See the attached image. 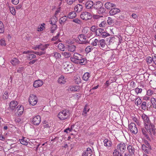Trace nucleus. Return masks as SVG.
Here are the masks:
<instances>
[{"label":"nucleus","mask_w":156,"mask_h":156,"mask_svg":"<svg viewBox=\"0 0 156 156\" xmlns=\"http://www.w3.org/2000/svg\"><path fill=\"white\" fill-rule=\"evenodd\" d=\"M103 17L102 16H101L99 15H94L93 16V17L94 19H99L100 18Z\"/></svg>","instance_id":"62"},{"label":"nucleus","mask_w":156,"mask_h":156,"mask_svg":"<svg viewBox=\"0 0 156 156\" xmlns=\"http://www.w3.org/2000/svg\"><path fill=\"white\" fill-rule=\"evenodd\" d=\"M0 44L1 45H5V40L2 39H1L0 41Z\"/></svg>","instance_id":"64"},{"label":"nucleus","mask_w":156,"mask_h":156,"mask_svg":"<svg viewBox=\"0 0 156 156\" xmlns=\"http://www.w3.org/2000/svg\"><path fill=\"white\" fill-rule=\"evenodd\" d=\"M10 62L14 66L16 65L19 63V60L16 58H14L12 60L10 61Z\"/></svg>","instance_id":"31"},{"label":"nucleus","mask_w":156,"mask_h":156,"mask_svg":"<svg viewBox=\"0 0 156 156\" xmlns=\"http://www.w3.org/2000/svg\"><path fill=\"white\" fill-rule=\"evenodd\" d=\"M73 22L78 24H80L81 23V21L78 19H75L73 20Z\"/></svg>","instance_id":"53"},{"label":"nucleus","mask_w":156,"mask_h":156,"mask_svg":"<svg viewBox=\"0 0 156 156\" xmlns=\"http://www.w3.org/2000/svg\"><path fill=\"white\" fill-rule=\"evenodd\" d=\"M145 145L143 144L142 146V150L147 154H149L151 152L152 149L149 143L147 141H145Z\"/></svg>","instance_id":"5"},{"label":"nucleus","mask_w":156,"mask_h":156,"mask_svg":"<svg viewBox=\"0 0 156 156\" xmlns=\"http://www.w3.org/2000/svg\"><path fill=\"white\" fill-rule=\"evenodd\" d=\"M141 108L144 110H145L147 108V105H146V102L145 101H143L142 103L141 104Z\"/></svg>","instance_id":"45"},{"label":"nucleus","mask_w":156,"mask_h":156,"mask_svg":"<svg viewBox=\"0 0 156 156\" xmlns=\"http://www.w3.org/2000/svg\"><path fill=\"white\" fill-rule=\"evenodd\" d=\"M69 63L68 62L63 63L64 72L65 73H69L73 72V67L71 65H69Z\"/></svg>","instance_id":"4"},{"label":"nucleus","mask_w":156,"mask_h":156,"mask_svg":"<svg viewBox=\"0 0 156 156\" xmlns=\"http://www.w3.org/2000/svg\"><path fill=\"white\" fill-rule=\"evenodd\" d=\"M141 130L143 134L144 135L146 138L147 139H149V137L147 135V132L146 131V130L143 128H142Z\"/></svg>","instance_id":"43"},{"label":"nucleus","mask_w":156,"mask_h":156,"mask_svg":"<svg viewBox=\"0 0 156 156\" xmlns=\"http://www.w3.org/2000/svg\"><path fill=\"white\" fill-rule=\"evenodd\" d=\"M76 16V12L74 11L71 12H70L68 16V18L69 19H73Z\"/></svg>","instance_id":"25"},{"label":"nucleus","mask_w":156,"mask_h":156,"mask_svg":"<svg viewBox=\"0 0 156 156\" xmlns=\"http://www.w3.org/2000/svg\"><path fill=\"white\" fill-rule=\"evenodd\" d=\"M17 110V113H16L15 115V116L19 117L20 116L23 114L24 111V107L22 106L18 105L16 108L15 111Z\"/></svg>","instance_id":"11"},{"label":"nucleus","mask_w":156,"mask_h":156,"mask_svg":"<svg viewBox=\"0 0 156 156\" xmlns=\"http://www.w3.org/2000/svg\"><path fill=\"white\" fill-rule=\"evenodd\" d=\"M62 54L66 58L69 57L71 55V53L69 52H63L62 53Z\"/></svg>","instance_id":"36"},{"label":"nucleus","mask_w":156,"mask_h":156,"mask_svg":"<svg viewBox=\"0 0 156 156\" xmlns=\"http://www.w3.org/2000/svg\"><path fill=\"white\" fill-rule=\"evenodd\" d=\"M104 146L107 147H110L111 146V141L108 139H105L104 141Z\"/></svg>","instance_id":"33"},{"label":"nucleus","mask_w":156,"mask_h":156,"mask_svg":"<svg viewBox=\"0 0 156 156\" xmlns=\"http://www.w3.org/2000/svg\"><path fill=\"white\" fill-rule=\"evenodd\" d=\"M69 111L68 109H65L58 114V117L61 120H64L67 119L69 116Z\"/></svg>","instance_id":"3"},{"label":"nucleus","mask_w":156,"mask_h":156,"mask_svg":"<svg viewBox=\"0 0 156 156\" xmlns=\"http://www.w3.org/2000/svg\"><path fill=\"white\" fill-rule=\"evenodd\" d=\"M104 30L105 29H104L98 28L97 29L96 33V35L101 37Z\"/></svg>","instance_id":"22"},{"label":"nucleus","mask_w":156,"mask_h":156,"mask_svg":"<svg viewBox=\"0 0 156 156\" xmlns=\"http://www.w3.org/2000/svg\"><path fill=\"white\" fill-rule=\"evenodd\" d=\"M153 60V57L152 58L151 57H149L147 58V62L148 63L151 64Z\"/></svg>","instance_id":"54"},{"label":"nucleus","mask_w":156,"mask_h":156,"mask_svg":"<svg viewBox=\"0 0 156 156\" xmlns=\"http://www.w3.org/2000/svg\"><path fill=\"white\" fill-rule=\"evenodd\" d=\"M66 16H65L62 17L59 20V23L61 24H62V23H64L66 22Z\"/></svg>","instance_id":"46"},{"label":"nucleus","mask_w":156,"mask_h":156,"mask_svg":"<svg viewBox=\"0 0 156 156\" xmlns=\"http://www.w3.org/2000/svg\"><path fill=\"white\" fill-rule=\"evenodd\" d=\"M113 4L110 2L106 3L105 5V8L108 9H110L113 6Z\"/></svg>","instance_id":"34"},{"label":"nucleus","mask_w":156,"mask_h":156,"mask_svg":"<svg viewBox=\"0 0 156 156\" xmlns=\"http://www.w3.org/2000/svg\"><path fill=\"white\" fill-rule=\"evenodd\" d=\"M115 37H112L111 38L109 41V42L110 44H111L112 43H114V42H115Z\"/></svg>","instance_id":"60"},{"label":"nucleus","mask_w":156,"mask_h":156,"mask_svg":"<svg viewBox=\"0 0 156 156\" xmlns=\"http://www.w3.org/2000/svg\"><path fill=\"white\" fill-rule=\"evenodd\" d=\"M90 77V76L89 73H88L86 72L83 74V79L84 80L87 81Z\"/></svg>","instance_id":"26"},{"label":"nucleus","mask_w":156,"mask_h":156,"mask_svg":"<svg viewBox=\"0 0 156 156\" xmlns=\"http://www.w3.org/2000/svg\"><path fill=\"white\" fill-rule=\"evenodd\" d=\"M71 61L77 64L85 65L86 63V59L82 55L77 53L74 54L73 57L70 58Z\"/></svg>","instance_id":"1"},{"label":"nucleus","mask_w":156,"mask_h":156,"mask_svg":"<svg viewBox=\"0 0 156 156\" xmlns=\"http://www.w3.org/2000/svg\"><path fill=\"white\" fill-rule=\"evenodd\" d=\"M16 145L14 144H12L10 145V150L14 148V149L10 153H14L17 151V148H16Z\"/></svg>","instance_id":"30"},{"label":"nucleus","mask_w":156,"mask_h":156,"mask_svg":"<svg viewBox=\"0 0 156 156\" xmlns=\"http://www.w3.org/2000/svg\"><path fill=\"white\" fill-rule=\"evenodd\" d=\"M89 111V109L87 108V106H85L83 112V115L86 114L88 111Z\"/></svg>","instance_id":"51"},{"label":"nucleus","mask_w":156,"mask_h":156,"mask_svg":"<svg viewBox=\"0 0 156 156\" xmlns=\"http://www.w3.org/2000/svg\"><path fill=\"white\" fill-rule=\"evenodd\" d=\"M92 152L90 148H88L85 152H84L82 156H91Z\"/></svg>","instance_id":"14"},{"label":"nucleus","mask_w":156,"mask_h":156,"mask_svg":"<svg viewBox=\"0 0 156 156\" xmlns=\"http://www.w3.org/2000/svg\"><path fill=\"white\" fill-rule=\"evenodd\" d=\"M83 6L82 5L80 4L76 5L74 8L75 11L78 12H81Z\"/></svg>","instance_id":"17"},{"label":"nucleus","mask_w":156,"mask_h":156,"mask_svg":"<svg viewBox=\"0 0 156 156\" xmlns=\"http://www.w3.org/2000/svg\"><path fill=\"white\" fill-rule=\"evenodd\" d=\"M153 91L151 90H148L147 91V95L148 96H151L153 93Z\"/></svg>","instance_id":"58"},{"label":"nucleus","mask_w":156,"mask_h":156,"mask_svg":"<svg viewBox=\"0 0 156 156\" xmlns=\"http://www.w3.org/2000/svg\"><path fill=\"white\" fill-rule=\"evenodd\" d=\"M113 21L112 19L110 17L108 18V20H107V22L109 25H111L113 23Z\"/></svg>","instance_id":"55"},{"label":"nucleus","mask_w":156,"mask_h":156,"mask_svg":"<svg viewBox=\"0 0 156 156\" xmlns=\"http://www.w3.org/2000/svg\"><path fill=\"white\" fill-rule=\"evenodd\" d=\"M81 18L83 20H88L92 18L91 15L87 12H82L80 15Z\"/></svg>","instance_id":"6"},{"label":"nucleus","mask_w":156,"mask_h":156,"mask_svg":"<svg viewBox=\"0 0 156 156\" xmlns=\"http://www.w3.org/2000/svg\"><path fill=\"white\" fill-rule=\"evenodd\" d=\"M129 128L131 133L134 134H136L137 133V129L134 123L131 122L129 125Z\"/></svg>","instance_id":"9"},{"label":"nucleus","mask_w":156,"mask_h":156,"mask_svg":"<svg viewBox=\"0 0 156 156\" xmlns=\"http://www.w3.org/2000/svg\"><path fill=\"white\" fill-rule=\"evenodd\" d=\"M57 21V18L56 17V16H53L51 18V23H50L51 24H55V23Z\"/></svg>","instance_id":"32"},{"label":"nucleus","mask_w":156,"mask_h":156,"mask_svg":"<svg viewBox=\"0 0 156 156\" xmlns=\"http://www.w3.org/2000/svg\"><path fill=\"white\" fill-rule=\"evenodd\" d=\"M36 57L35 55L34 54H30L27 56V59L29 60H31L32 59Z\"/></svg>","instance_id":"40"},{"label":"nucleus","mask_w":156,"mask_h":156,"mask_svg":"<svg viewBox=\"0 0 156 156\" xmlns=\"http://www.w3.org/2000/svg\"><path fill=\"white\" fill-rule=\"evenodd\" d=\"M76 47L74 45H69L68 46V49L69 51L71 52L74 51L76 49Z\"/></svg>","instance_id":"28"},{"label":"nucleus","mask_w":156,"mask_h":156,"mask_svg":"<svg viewBox=\"0 0 156 156\" xmlns=\"http://www.w3.org/2000/svg\"><path fill=\"white\" fill-rule=\"evenodd\" d=\"M41 121V117L39 115H37L34 117L32 120V123L34 125H38Z\"/></svg>","instance_id":"12"},{"label":"nucleus","mask_w":156,"mask_h":156,"mask_svg":"<svg viewBox=\"0 0 156 156\" xmlns=\"http://www.w3.org/2000/svg\"><path fill=\"white\" fill-rule=\"evenodd\" d=\"M151 122L150 124L147 123L144 124L145 128L147 130V131L150 133V134L152 135L151 130Z\"/></svg>","instance_id":"18"},{"label":"nucleus","mask_w":156,"mask_h":156,"mask_svg":"<svg viewBox=\"0 0 156 156\" xmlns=\"http://www.w3.org/2000/svg\"><path fill=\"white\" fill-rule=\"evenodd\" d=\"M60 35V33H58L56 36L53 37L51 39L52 41H56V40L58 38V37Z\"/></svg>","instance_id":"56"},{"label":"nucleus","mask_w":156,"mask_h":156,"mask_svg":"<svg viewBox=\"0 0 156 156\" xmlns=\"http://www.w3.org/2000/svg\"><path fill=\"white\" fill-rule=\"evenodd\" d=\"M98 43V40L97 39H95L94 42L92 43V45L94 46H96L97 45Z\"/></svg>","instance_id":"57"},{"label":"nucleus","mask_w":156,"mask_h":156,"mask_svg":"<svg viewBox=\"0 0 156 156\" xmlns=\"http://www.w3.org/2000/svg\"><path fill=\"white\" fill-rule=\"evenodd\" d=\"M30 104L32 105H35L37 102V99L36 96L33 94L30 95L29 98Z\"/></svg>","instance_id":"8"},{"label":"nucleus","mask_w":156,"mask_h":156,"mask_svg":"<svg viewBox=\"0 0 156 156\" xmlns=\"http://www.w3.org/2000/svg\"><path fill=\"white\" fill-rule=\"evenodd\" d=\"M33 53L36 54L37 55H42L44 54H45V53L44 51H40V52L33 51Z\"/></svg>","instance_id":"49"},{"label":"nucleus","mask_w":156,"mask_h":156,"mask_svg":"<svg viewBox=\"0 0 156 156\" xmlns=\"http://www.w3.org/2000/svg\"><path fill=\"white\" fill-rule=\"evenodd\" d=\"M52 55L54 56L56 59L59 58L61 57L60 54L58 52H54L52 54Z\"/></svg>","instance_id":"35"},{"label":"nucleus","mask_w":156,"mask_h":156,"mask_svg":"<svg viewBox=\"0 0 156 156\" xmlns=\"http://www.w3.org/2000/svg\"><path fill=\"white\" fill-rule=\"evenodd\" d=\"M44 25H45V24L44 23H43L41 24V26H40V27L39 26L38 27V31H39L43 30L44 28V27L43 26Z\"/></svg>","instance_id":"48"},{"label":"nucleus","mask_w":156,"mask_h":156,"mask_svg":"<svg viewBox=\"0 0 156 156\" xmlns=\"http://www.w3.org/2000/svg\"><path fill=\"white\" fill-rule=\"evenodd\" d=\"M103 6L102 3L98 1L94 3L93 8L98 10L99 13L100 14L105 12V9Z\"/></svg>","instance_id":"2"},{"label":"nucleus","mask_w":156,"mask_h":156,"mask_svg":"<svg viewBox=\"0 0 156 156\" xmlns=\"http://www.w3.org/2000/svg\"><path fill=\"white\" fill-rule=\"evenodd\" d=\"M127 149L128 150L129 153L131 156H132L134 154L135 149L132 146H128L127 147Z\"/></svg>","instance_id":"19"},{"label":"nucleus","mask_w":156,"mask_h":156,"mask_svg":"<svg viewBox=\"0 0 156 156\" xmlns=\"http://www.w3.org/2000/svg\"><path fill=\"white\" fill-rule=\"evenodd\" d=\"M135 104L138 106V105H140L141 103L142 100L139 98H136L135 100Z\"/></svg>","instance_id":"39"},{"label":"nucleus","mask_w":156,"mask_h":156,"mask_svg":"<svg viewBox=\"0 0 156 156\" xmlns=\"http://www.w3.org/2000/svg\"><path fill=\"white\" fill-rule=\"evenodd\" d=\"M109 36H110V34L109 33L105 32V30H104L101 37L103 38H105Z\"/></svg>","instance_id":"41"},{"label":"nucleus","mask_w":156,"mask_h":156,"mask_svg":"<svg viewBox=\"0 0 156 156\" xmlns=\"http://www.w3.org/2000/svg\"><path fill=\"white\" fill-rule=\"evenodd\" d=\"M151 102L152 105L156 104V100L154 98H151Z\"/></svg>","instance_id":"61"},{"label":"nucleus","mask_w":156,"mask_h":156,"mask_svg":"<svg viewBox=\"0 0 156 156\" xmlns=\"http://www.w3.org/2000/svg\"><path fill=\"white\" fill-rule=\"evenodd\" d=\"M78 38L81 42H79V44H86L88 43V41L86 40V36L84 34H81L79 35L78 37Z\"/></svg>","instance_id":"10"},{"label":"nucleus","mask_w":156,"mask_h":156,"mask_svg":"<svg viewBox=\"0 0 156 156\" xmlns=\"http://www.w3.org/2000/svg\"><path fill=\"white\" fill-rule=\"evenodd\" d=\"M75 1L74 0H67V4L69 5H72Z\"/></svg>","instance_id":"63"},{"label":"nucleus","mask_w":156,"mask_h":156,"mask_svg":"<svg viewBox=\"0 0 156 156\" xmlns=\"http://www.w3.org/2000/svg\"><path fill=\"white\" fill-rule=\"evenodd\" d=\"M98 28V27H96L95 26H92L90 28L91 30L93 32H95V33H96V31H97V29Z\"/></svg>","instance_id":"47"},{"label":"nucleus","mask_w":156,"mask_h":156,"mask_svg":"<svg viewBox=\"0 0 156 156\" xmlns=\"http://www.w3.org/2000/svg\"><path fill=\"white\" fill-rule=\"evenodd\" d=\"M4 31V26L3 23L0 21V34L3 33Z\"/></svg>","instance_id":"37"},{"label":"nucleus","mask_w":156,"mask_h":156,"mask_svg":"<svg viewBox=\"0 0 156 156\" xmlns=\"http://www.w3.org/2000/svg\"><path fill=\"white\" fill-rule=\"evenodd\" d=\"M117 150L120 151V153L123 154L126 150V145L125 143L121 142L117 146Z\"/></svg>","instance_id":"7"},{"label":"nucleus","mask_w":156,"mask_h":156,"mask_svg":"<svg viewBox=\"0 0 156 156\" xmlns=\"http://www.w3.org/2000/svg\"><path fill=\"white\" fill-rule=\"evenodd\" d=\"M18 103L16 101H12L10 102V109L12 110L14 109L16 106L17 105Z\"/></svg>","instance_id":"21"},{"label":"nucleus","mask_w":156,"mask_h":156,"mask_svg":"<svg viewBox=\"0 0 156 156\" xmlns=\"http://www.w3.org/2000/svg\"><path fill=\"white\" fill-rule=\"evenodd\" d=\"M93 48L92 46H88L85 49V51L87 53H89L91 50L93 49Z\"/></svg>","instance_id":"42"},{"label":"nucleus","mask_w":156,"mask_h":156,"mask_svg":"<svg viewBox=\"0 0 156 156\" xmlns=\"http://www.w3.org/2000/svg\"><path fill=\"white\" fill-rule=\"evenodd\" d=\"M20 142L22 144L26 145H27L28 144L27 142L25 140V139L24 138L23 139L21 140Z\"/></svg>","instance_id":"50"},{"label":"nucleus","mask_w":156,"mask_h":156,"mask_svg":"<svg viewBox=\"0 0 156 156\" xmlns=\"http://www.w3.org/2000/svg\"><path fill=\"white\" fill-rule=\"evenodd\" d=\"M9 92L5 91L4 92L3 96V98L4 99H7L9 98Z\"/></svg>","instance_id":"44"},{"label":"nucleus","mask_w":156,"mask_h":156,"mask_svg":"<svg viewBox=\"0 0 156 156\" xmlns=\"http://www.w3.org/2000/svg\"><path fill=\"white\" fill-rule=\"evenodd\" d=\"M98 45H99V47L100 48H104L105 47L106 44L105 42V40L104 39H102L98 42Z\"/></svg>","instance_id":"24"},{"label":"nucleus","mask_w":156,"mask_h":156,"mask_svg":"<svg viewBox=\"0 0 156 156\" xmlns=\"http://www.w3.org/2000/svg\"><path fill=\"white\" fill-rule=\"evenodd\" d=\"M58 48L62 51H64L65 49V46L62 43H59L58 46Z\"/></svg>","instance_id":"38"},{"label":"nucleus","mask_w":156,"mask_h":156,"mask_svg":"<svg viewBox=\"0 0 156 156\" xmlns=\"http://www.w3.org/2000/svg\"><path fill=\"white\" fill-rule=\"evenodd\" d=\"M106 23L105 21H102L100 24H99V27H105V25Z\"/></svg>","instance_id":"59"},{"label":"nucleus","mask_w":156,"mask_h":156,"mask_svg":"<svg viewBox=\"0 0 156 156\" xmlns=\"http://www.w3.org/2000/svg\"><path fill=\"white\" fill-rule=\"evenodd\" d=\"M123 154L120 153L119 151H118L117 149H115L113 153V156H123Z\"/></svg>","instance_id":"29"},{"label":"nucleus","mask_w":156,"mask_h":156,"mask_svg":"<svg viewBox=\"0 0 156 156\" xmlns=\"http://www.w3.org/2000/svg\"><path fill=\"white\" fill-rule=\"evenodd\" d=\"M58 83L60 84H65L66 81L64 80V76L61 75L60 77L58 79Z\"/></svg>","instance_id":"23"},{"label":"nucleus","mask_w":156,"mask_h":156,"mask_svg":"<svg viewBox=\"0 0 156 156\" xmlns=\"http://www.w3.org/2000/svg\"><path fill=\"white\" fill-rule=\"evenodd\" d=\"M120 11V10L119 9L116 8H114L111 9L109 12V13L111 15H113L119 12Z\"/></svg>","instance_id":"16"},{"label":"nucleus","mask_w":156,"mask_h":156,"mask_svg":"<svg viewBox=\"0 0 156 156\" xmlns=\"http://www.w3.org/2000/svg\"><path fill=\"white\" fill-rule=\"evenodd\" d=\"M142 118L144 120V124L147 123L150 124V123L151 122L150 121L149 118L146 115H143L142 116Z\"/></svg>","instance_id":"20"},{"label":"nucleus","mask_w":156,"mask_h":156,"mask_svg":"<svg viewBox=\"0 0 156 156\" xmlns=\"http://www.w3.org/2000/svg\"><path fill=\"white\" fill-rule=\"evenodd\" d=\"M142 90L141 88H136L135 89V91L137 94H138L139 93H140L142 92Z\"/></svg>","instance_id":"52"},{"label":"nucleus","mask_w":156,"mask_h":156,"mask_svg":"<svg viewBox=\"0 0 156 156\" xmlns=\"http://www.w3.org/2000/svg\"><path fill=\"white\" fill-rule=\"evenodd\" d=\"M85 5L87 9H89L90 12H92V9L93 8L94 3L91 1H89L86 2Z\"/></svg>","instance_id":"13"},{"label":"nucleus","mask_w":156,"mask_h":156,"mask_svg":"<svg viewBox=\"0 0 156 156\" xmlns=\"http://www.w3.org/2000/svg\"><path fill=\"white\" fill-rule=\"evenodd\" d=\"M43 84L42 81L40 80H38L34 81L33 86L35 87H39L41 86Z\"/></svg>","instance_id":"15"},{"label":"nucleus","mask_w":156,"mask_h":156,"mask_svg":"<svg viewBox=\"0 0 156 156\" xmlns=\"http://www.w3.org/2000/svg\"><path fill=\"white\" fill-rule=\"evenodd\" d=\"M69 90L71 91H78L80 89L77 86H71L69 87Z\"/></svg>","instance_id":"27"}]
</instances>
